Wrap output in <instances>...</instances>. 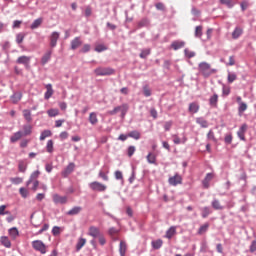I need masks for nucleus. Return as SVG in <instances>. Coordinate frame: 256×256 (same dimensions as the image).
<instances>
[{"label": "nucleus", "mask_w": 256, "mask_h": 256, "mask_svg": "<svg viewBox=\"0 0 256 256\" xmlns=\"http://www.w3.org/2000/svg\"><path fill=\"white\" fill-rule=\"evenodd\" d=\"M198 71L203 77H211L214 73H217L216 69L211 68V64L207 62H201L198 65Z\"/></svg>", "instance_id": "1"}, {"label": "nucleus", "mask_w": 256, "mask_h": 256, "mask_svg": "<svg viewBox=\"0 0 256 256\" xmlns=\"http://www.w3.org/2000/svg\"><path fill=\"white\" fill-rule=\"evenodd\" d=\"M94 75H96V77H107L109 75H115V69L111 67H98L94 69Z\"/></svg>", "instance_id": "2"}, {"label": "nucleus", "mask_w": 256, "mask_h": 256, "mask_svg": "<svg viewBox=\"0 0 256 256\" xmlns=\"http://www.w3.org/2000/svg\"><path fill=\"white\" fill-rule=\"evenodd\" d=\"M119 111L121 113L122 119H125L127 111H129V104H122L121 106L115 107L113 110L108 111V115H117Z\"/></svg>", "instance_id": "3"}, {"label": "nucleus", "mask_w": 256, "mask_h": 256, "mask_svg": "<svg viewBox=\"0 0 256 256\" xmlns=\"http://www.w3.org/2000/svg\"><path fill=\"white\" fill-rule=\"evenodd\" d=\"M89 187L92 191H97L98 193H105V191H107V185L99 181L91 182Z\"/></svg>", "instance_id": "4"}, {"label": "nucleus", "mask_w": 256, "mask_h": 256, "mask_svg": "<svg viewBox=\"0 0 256 256\" xmlns=\"http://www.w3.org/2000/svg\"><path fill=\"white\" fill-rule=\"evenodd\" d=\"M32 247L35 251H39L42 255L47 253V246L41 240H35L32 242Z\"/></svg>", "instance_id": "5"}, {"label": "nucleus", "mask_w": 256, "mask_h": 256, "mask_svg": "<svg viewBox=\"0 0 256 256\" xmlns=\"http://www.w3.org/2000/svg\"><path fill=\"white\" fill-rule=\"evenodd\" d=\"M168 183L169 185H172V187H177V185H181V183H183V178L181 175L175 174L168 179Z\"/></svg>", "instance_id": "6"}, {"label": "nucleus", "mask_w": 256, "mask_h": 256, "mask_svg": "<svg viewBox=\"0 0 256 256\" xmlns=\"http://www.w3.org/2000/svg\"><path fill=\"white\" fill-rule=\"evenodd\" d=\"M73 171H75V163L71 162L68 164V167H66L62 171L61 175H62V177L66 178V177H69Z\"/></svg>", "instance_id": "7"}, {"label": "nucleus", "mask_w": 256, "mask_h": 256, "mask_svg": "<svg viewBox=\"0 0 256 256\" xmlns=\"http://www.w3.org/2000/svg\"><path fill=\"white\" fill-rule=\"evenodd\" d=\"M88 235L96 239V237H99L101 235V230L96 226H90L88 229Z\"/></svg>", "instance_id": "8"}, {"label": "nucleus", "mask_w": 256, "mask_h": 256, "mask_svg": "<svg viewBox=\"0 0 256 256\" xmlns=\"http://www.w3.org/2000/svg\"><path fill=\"white\" fill-rule=\"evenodd\" d=\"M61 34L59 32H52L50 35V46L57 47V41H59Z\"/></svg>", "instance_id": "9"}, {"label": "nucleus", "mask_w": 256, "mask_h": 256, "mask_svg": "<svg viewBox=\"0 0 256 256\" xmlns=\"http://www.w3.org/2000/svg\"><path fill=\"white\" fill-rule=\"evenodd\" d=\"M18 65H25V67H29V63H31V57L29 56H20L16 60Z\"/></svg>", "instance_id": "10"}, {"label": "nucleus", "mask_w": 256, "mask_h": 256, "mask_svg": "<svg viewBox=\"0 0 256 256\" xmlns=\"http://www.w3.org/2000/svg\"><path fill=\"white\" fill-rule=\"evenodd\" d=\"M53 201L56 204L65 205L67 203V196H60L59 194L53 195Z\"/></svg>", "instance_id": "11"}, {"label": "nucleus", "mask_w": 256, "mask_h": 256, "mask_svg": "<svg viewBox=\"0 0 256 256\" xmlns=\"http://www.w3.org/2000/svg\"><path fill=\"white\" fill-rule=\"evenodd\" d=\"M199 109H201V106L197 102H192L189 104L188 111L189 113L195 114L199 113Z\"/></svg>", "instance_id": "12"}, {"label": "nucleus", "mask_w": 256, "mask_h": 256, "mask_svg": "<svg viewBox=\"0 0 256 256\" xmlns=\"http://www.w3.org/2000/svg\"><path fill=\"white\" fill-rule=\"evenodd\" d=\"M245 133H247V124H243L237 132V135L241 141H245Z\"/></svg>", "instance_id": "13"}, {"label": "nucleus", "mask_w": 256, "mask_h": 256, "mask_svg": "<svg viewBox=\"0 0 256 256\" xmlns=\"http://www.w3.org/2000/svg\"><path fill=\"white\" fill-rule=\"evenodd\" d=\"M53 54V51L48 50L41 58V64L42 65H47L49 61L51 60V55Z\"/></svg>", "instance_id": "14"}, {"label": "nucleus", "mask_w": 256, "mask_h": 256, "mask_svg": "<svg viewBox=\"0 0 256 256\" xmlns=\"http://www.w3.org/2000/svg\"><path fill=\"white\" fill-rule=\"evenodd\" d=\"M81 45H83V42L81 41V39L79 37H76L71 41V49L73 51H75V49H79V47H81Z\"/></svg>", "instance_id": "15"}, {"label": "nucleus", "mask_w": 256, "mask_h": 256, "mask_svg": "<svg viewBox=\"0 0 256 256\" xmlns=\"http://www.w3.org/2000/svg\"><path fill=\"white\" fill-rule=\"evenodd\" d=\"M53 93H54L53 85L47 84L46 85V92L44 94L45 99H51V97H53Z\"/></svg>", "instance_id": "16"}, {"label": "nucleus", "mask_w": 256, "mask_h": 256, "mask_svg": "<svg viewBox=\"0 0 256 256\" xmlns=\"http://www.w3.org/2000/svg\"><path fill=\"white\" fill-rule=\"evenodd\" d=\"M171 47H172V49H174V51L183 49V47H185V42L179 41V40L174 41V42H172Z\"/></svg>", "instance_id": "17"}, {"label": "nucleus", "mask_w": 256, "mask_h": 256, "mask_svg": "<svg viewBox=\"0 0 256 256\" xmlns=\"http://www.w3.org/2000/svg\"><path fill=\"white\" fill-rule=\"evenodd\" d=\"M0 243L1 245H3L4 247H6L7 249H11V240H9V237L7 236H2L0 238Z\"/></svg>", "instance_id": "18"}, {"label": "nucleus", "mask_w": 256, "mask_h": 256, "mask_svg": "<svg viewBox=\"0 0 256 256\" xmlns=\"http://www.w3.org/2000/svg\"><path fill=\"white\" fill-rule=\"evenodd\" d=\"M88 121L91 125H97V123H99V119L97 118V113L95 112H91L89 114V118Z\"/></svg>", "instance_id": "19"}, {"label": "nucleus", "mask_w": 256, "mask_h": 256, "mask_svg": "<svg viewBox=\"0 0 256 256\" xmlns=\"http://www.w3.org/2000/svg\"><path fill=\"white\" fill-rule=\"evenodd\" d=\"M177 233V228L175 226H171L167 231H166V239H172L173 236Z\"/></svg>", "instance_id": "20"}, {"label": "nucleus", "mask_w": 256, "mask_h": 256, "mask_svg": "<svg viewBox=\"0 0 256 256\" xmlns=\"http://www.w3.org/2000/svg\"><path fill=\"white\" fill-rule=\"evenodd\" d=\"M119 253L121 256H125V253H127V242L123 240L120 241Z\"/></svg>", "instance_id": "21"}, {"label": "nucleus", "mask_w": 256, "mask_h": 256, "mask_svg": "<svg viewBox=\"0 0 256 256\" xmlns=\"http://www.w3.org/2000/svg\"><path fill=\"white\" fill-rule=\"evenodd\" d=\"M87 244V239L85 238H79L76 244V251H81L83 247Z\"/></svg>", "instance_id": "22"}, {"label": "nucleus", "mask_w": 256, "mask_h": 256, "mask_svg": "<svg viewBox=\"0 0 256 256\" xmlns=\"http://www.w3.org/2000/svg\"><path fill=\"white\" fill-rule=\"evenodd\" d=\"M196 123L203 127V129H207V127H209V123L203 117L196 118Z\"/></svg>", "instance_id": "23"}, {"label": "nucleus", "mask_w": 256, "mask_h": 256, "mask_svg": "<svg viewBox=\"0 0 256 256\" xmlns=\"http://www.w3.org/2000/svg\"><path fill=\"white\" fill-rule=\"evenodd\" d=\"M240 35H243V28L236 27L232 32V39H239Z\"/></svg>", "instance_id": "24"}, {"label": "nucleus", "mask_w": 256, "mask_h": 256, "mask_svg": "<svg viewBox=\"0 0 256 256\" xmlns=\"http://www.w3.org/2000/svg\"><path fill=\"white\" fill-rule=\"evenodd\" d=\"M80 211H83V208L81 206H76V207H73L72 209H70L68 212H67V215H79Z\"/></svg>", "instance_id": "25"}, {"label": "nucleus", "mask_w": 256, "mask_h": 256, "mask_svg": "<svg viewBox=\"0 0 256 256\" xmlns=\"http://www.w3.org/2000/svg\"><path fill=\"white\" fill-rule=\"evenodd\" d=\"M21 137H23V132L18 131L16 133H14V135L11 136L10 141H11V143H17V141H19V139H21Z\"/></svg>", "instance_id": "26"}, {"label": "nucleus", "mask_w": 256, "mask_h": 256, "mask_svg": "<svg viewBox=\"0 0 256 256\" xmlns=\"http://www.w3.org/2000/svg\"><path fill=\"white\" fill-rule=\"evenodd\" d=\"M219 102V95L213 94V96L210 97L209 103L211 107H217V103Z\"/></svg>", "instance_id": "27"}, {"label": "nucleus", "mask_w": 256, "mask_h": 256, "mask_svg": "<svg viewBox=\"0 0 256 256\" xmlns=\"http://www.w3.org/2000/svg\"><path fill=\"white\" fill-rule=\"evenodd\" d=\"M53 132L51 130H44L40 134V141H45L47 137H51Z\"/></svg>", "instance_id": "28"}, {"label": "nucleus", "mask_w": 256, "mask_h": 256, "mask_svg": "<svg viewBox=\"0 0 256 256\" xmlns=\"http://www.w3.org/2000/svg\"><path fill=\"white\" fill-rule=\"evenodd\" d=\"M23 97V94H21L20 92H16L11 96V101L12 103H19V101H21V98Z\"/></svg>", "instance_id": "29"}, {"label": "nucleus", "mask_w": 256, "mask_h": 256, "mask_svg": "<svg viewBox=\"0 0 256 256\" xmlns=\"http://www.w3.org/2000/svg\"><path fill=\"white\" fill-rule=\"evenodd\" d=\"M8 233L12 239H17L19 235V230L17 229V227H13L9 229Z\"/></svg>", "instance_id": "30"}, {"label": "nucleus", "mask_w": 256, "mask_h": 256, "mask_svg": "<svg viewBox=\"0 0 256 256\" xmlns=\"http://www.w3.org/2000/svg\"><path fill=\"white\" fill-rule=\"evenodd\" d=\"M23 117L27 123H31V121H33V117H31V110H23Z\"/></svg>", "instance_id": "31"}, {"label": "nucleus", "mask_w": 256, "mask_h": 256, "mask_svg": "<svg viewBox=\"0 0 256 256\" xmlns=\"http://www.w3.org/2000/svg\"><path fill=\"white\" fill-rule=\"evenodd\" d=\"M128 137H131L132 139L139 141V139H141V133H139V131L137 130H134L128 133Z\"/></svg>", "instance_id": "32"}, {"label": "nucleus", "mask_w": 256, "mask_h": 256, "mask_svg": "<svg viewBox=\"0 0 256 256\" xmlns=\"http://www.w3.org/2000/svg\"><path fill=\"white\" fill-rule=\"evenodd\" d=\"M109 170H106L103 171V170H100L99 173H98V177H100V179H103V181H109Z\"/></svg>", "instance_id": "33"}, {"label": "nucleus", "mask_w": 256, "mask_h": 256, "mask_svg": "<svg viewBox=\"0 0 256 256\" xmlns=\"http://www.w3.org/2000/svg\"><path fill=\"white\" fill-rule=\"evenodd\" d=\"M43 23V18H38L34 20V22L31 24L30 28L31 29H37L41 27V24Z\"/></svg>", "instance_id": "34"}, {"label": "nucleus", "mask_w": 256, "mask_h": 256, "mask_svg": "<svg viewBox=\"0 0 256 256\" xmlns=\"http://www.w3.org/2000/svg\"><path fill=\"white\" fill-rule=\"evenodd\" d=\"M148 163L150 164H156L157 163V156L153 153H149L146 157Z\"/></svg>", "instance_id": "35"}, {"label": "nucleus", "mask_w": 256, "mask_h": 256, "mask_svg": "<svg viewBox=\"0 0 256 256\" xmlns=\"http://www.w3.org/2000/svg\"><path fill=\"white\" fill-rule=\"evenodd\" d=\"M152 247L153 249H161V247H163V240L158 239V240L152 241Z\"/></svg>", "instance_id": "36"}, {"label": "nucleus", "mask_w": 256, "mask_h": 256, "mask_svg": "<svg viewBox=\"0 0 256 256\" xmlns=\"http://www.w3.org/2000/svg\"><path fill=\"white\" fill-rule=\"evenodd\" d=\"M209 230V223H205L204 225L200 226L198 229V235H203L204 233H207Z\"/></svg>", "instance_id": "37"}, {"label": "nucleus", "mask_w": 256, "mask_h": 256, "mask_svg": "<svg viewBox=\"0 0 256 256\" xmlns=\"http://www.w3.org/2000/svg\"><path fill=\"white\" fill-rule=\"evenodd\" d=\"M212 207L213 209H215L216 211H221L223 210V206L221 205V202H219V200H214L212 202Z\"/></svg>", "instance_id": "38"}, {"label": "nucleus", "mask_w": 256, "mask_h": 256, "mask_svg": "<svg viewBox=\"0 0 256 256\" xmlns=\"http://www.w3.org/2000/svg\"><path fill=\"white\" fill-rule=\"evenodd\" d=\"M54 142L53 140H48L46 144V151L47 153H53L54 148H53Z\"/></svg>", "instance_id": "39"}, {"label": "nucleus", "mask_w": 256, "mask_h": 256, "mask_svg": "<svg viewBox=\"0 0 256 256\" xmlns=\"http://www.w3.org/2000/svg\"><path fill=\"white\" fill-rule=\"evenodd\" d=\"M37 177H39V171H35V172L31 175L30 179L26 182L27 187H29V184H30V183H33V181H36L35 179H37Z\"/></svg>", "instance_id": "40"}, {"label": "nucleus", "mask_w": 256, "mask_h": 256, "mask_svg": "<svg viewBox=\"0 0 256 256\" xmlns=\"http://www.w3.org/2000/svg\"><path fill=\"white\" fill-rule=\"evenodd\" d=\"M202 36H203V26H197L195 28V37H198L199 39H201Z\"/></svg>", "instance_id": "41"}, {"label": "nucleus", "mask_w": 256, "mask_h": 256, "mask_svg": "<svg viewBox=\"0 0 256 256\" xmlns=\"http://www.w3.org/2000/svg\"><path fill=\"white\" fill-rule=\"evenodd\" d=\"M149 55H151V49H144L140 53V58L147 59V57H149Z\"/></svg>", "instance_id": "42"}, {"label": "nucleus", "mask_w": 256, "mask_h": 256, "mask_svg": "<svg viewBox=\"0 0 256 256\" xmlns=\"http://www.w3.org/2000/svg\"><path fill=\"white\" fill-rule=\"evenodd\" d=\"M18 169L20 173H25V171H27V164L24 161H20L18 164Z\"/></svg>", "instance_id": "43"}, {"label": "nucleus", "mask_w": 256, "mask_h": 256, "mask_svg": "<svg viewBox=\"0 0 256 256\" xmlns=\"http://www.w3.org/2000/svg\"><path fill=\"white\" fill-rule=\"evenodd\" d=\"M19 193L21 197H23V199H27V197H29V190H27L26 188L21 187L19 189Z\"/></svg>", "instance_id": "44"}, {"label": "nucleus", "mask_w": 256, "mask_h": 256, "mask_svg": "<svg viewBox=\"0 0 256 256\" xmlns=\"http://www.w3.org/2000/svg\"><path fill=\"white\" fill-rule=\"evenodd\" d=\"M209 215H211V209H209V207L202 208L203 219H207V217H209Z\"/></svg>", "instance_id": "45"}, {"label": "nucleus", "mask_w": 256, "mask_h": 256, "mask_svg": "<svg viewBox=\"0 0 256 256\" xmlns=\"http://www.w3.org/2000/svg\"><path fill=\"white\" fill-rule=\"evenodd\" d=\"M49 117H57L59 115V109L54 108L47 111Z\"/></svg>", "instance_id": "46"}, {"label": "nucleus", "mask_w": 256, "mask_h": 256, "mask_svg": "<svg viewBox=\"0 0 256 256\" xmlns=\"http://www.w3.org/2000/svg\"><path fill=\"white\" fill-rule=\"evenodd\" d=\"M247 109V104L245 102L240 103L238 107V113L239 115H243L245 113V110Z\"/></svg>", "instance_id": "47"}, {"label": "nucleus", "mask_w": 256, "mask_h": 256, "mask_svg": "<svg viewBox=\"0 0 256 256\" xmlns=\"http://www.w3.org/2000/svg\"><path fill=\"white\" fill-rule=\"evenodd\" d=\"M11 183H13V185H21V183H23V178L21 177H14V178H10Z\"/></svg>", "instance_id": "48"}, {"label": "nucleus", "mask_w": 256, "mask_h": 256, "mask_svg": "<svg viewBox=\"0 0 256 256\" xmlns=\"http://www.w3.org/2000/svg\"><path fill=\"white\" fill-rule=\"evenodd\" d=\"M234 81H237V74L229 72L228 83H233Z\"/></svg>", "instance_id": "49"}, {"label": "nucleus", "mask_w": 256, "mask_h": 256, "mask_svg": "<svg viewBox=\"0 0 256 256\" xmlns=\"http://www.w3.org/2000/svg\"><path fill=\"white\" fill-rule=\"evenodd\" d=\"M184 54H185V57H187L188 59H192V57H195V52L187 48L184 50Z\"/></svg>", "instance_id": "50"}, {"label": "nucleus", "mask_w": 256, "mask_h": 256, "mask_svg": "<svg viewBox=\"0 0 256 256\" xmlns=\"http://www.w3.org/2000/svg\"><path fill=\"white\" fill-rule=\"evenodd\" d=\"M207 139L209 141H214L217 142V138H215V133L213 132V130H210L207 134Z\"/></svg>", "instance_id": "51"}, {"label": "nucleus", "mask_w": 256, "mask_h": 256, "mask_svg": "<svg viewBox=\"0 0 256 256\" xmlns=\"http://www.w3.org/2000/svg\"><path fill=\"white\" fill-rule=\"evenodd\" d=\"M52 234L54 235V237H57V235H61V227L54 226L52 229Z\"/></svg>", "instance_id": "52"}, {"label": "nucleus", "mask_w": 256, "mask_h": 256, "mask_svg": "<svg viewBox=\"0 0 256 256\" xmlns=\"http://www.w3.org/2000/svg\"><path fill=\"white\" fill-rule=\"evenodd\" d=\"M7 206L6 205H1L0 206V215H11V212L6 211Z\"/></svg>", "instance_id": "53"}, {"label": "nucleus", "mask_w": 256, "mask_h": 256, "mask_svg": "<svg viewBox=\"0 0 256 256\" xmlns=\"http://www.w3.org/2000/svg\"><path fill=\"white\" fill-rule=\"evenodd\" d=\"M23 129H24L23 135H31V131H32L33 127H31V125H25L23 127Z\"/></svg>", "instance_id": "54"}, {"label": "nucleus", "mask_w": 256, "mask_h": 256, "mask_svg": "<svg viewBox=\"0 0 256 256\" xmlns=\"http://www.w3.org/2000/svg\"><path fill=\"white\" fill-rule=\"evenodd\" d=\"M143 93L145 97H151V89H149L148 85L143 87Z\"/></svg>", "instance_id": "55"}, {"label": "nucleus", "mask_w": 256, "mask_h": 256, "mask_svg": "<svg viewBox=\"0 0 256 256\" xmlns=\"http://www.w3.org/2000/svg\"><path fill=\"white\" fill-rule=\"evenodd\" d=\"M171 127H173V121L170 120L164 123L165 131H171Z\"/></svg>", "instance_id": "56"}, {"label": "nucleus", "mask_w": 256, "mask_h": 256, "mask_svg": "<svg viewBox=\"0 0 256 256\" xmlns=\"http://www.w3.org/2000/svg\"><path fill=\"white\" fill-rule=\"evenodd\" d=\"M24 39H25V34H23V33L17 34V36H16V42L18 43V45L21 44V42H22Z\"/></svg>", "instance_id": "57"}, {"label": "nucleus", "mask_w": 256, "mask_h": 256, "mask_svg": "<svg viewBox=\"0 0 256 256\" xmlns=\"http://www.w3.org/2000/svg\"><path fill=\"white\" fill-rule=\"evenodd\" d=\"M108 233H109V236L110 237H115V235H117L118 233H119V230H117L116 228H110L109 230H108Z\"/></svg>", "instance_id": "58"}, {"label": "nucleus", "mask_w": 256, "mask_h": 256, "mask_svg": "<svg viewBox=\"0 0 256 256\" xmlns=\"http://www.w3.org/2000/svg\"><path fill=\"white\" fill-rule=\"evenodd\" d=\"M135 151H136L135 146H129L127 151L128 157H133V155L135 154Z\"/></svg>", "instance_id": "59"}, {"label": "nucleus", "mask_w": 256, "mask_h": 256, "mask_svg": "<svg viewBox=\"0 0 256 256\" xmlns=\"http://www.w3.org/2000/svg\"><path fill=\"white\" fill-rule=\"evenodd\" d=\"M89 51H91V45L89 44H85L80 50L81 53H89Z\"/></svg>", "instance_id": "60"}, {"label": "nucleus", "mask_w": 256, "mask_h": 256, "mask_svg": "<svg viewBox=\"0 0 256 256\" xmlns=\"http://www.w3.org/2000/svg\"><path fill=\"white\" fill-rule=\"evenodd\" d=\"M95 51H97V53H101L103 51H107V47H105V45H98L95 47Z\"/></svg>", "instance_id": "61"}, {"label": "nucleus", "mask_w": 256, "mask_h": 256, "mask_svg": "<svg viewBox=\"0 0 256 256\" xmlns=\"http://www.w3.org/2000/svg\"><path fill=\"white\" fill-rule=\"evenodd\" d=\"M98 241H99V243H100V245H105V243H107V240L105 239V236H103V234H100L99 236H98Z\"/></svg>", "instance_id": "62"}, {"label": "nucleus", "mask_w": 256, "mask_h": 256, "mask_svg": "<svg viewBox=\"0 0 256 256\" xmlns=\"http://www.w3.org/2000/svg\"><path fill=\"white\" fill-rule=\"evenodd\" d=\"M156 9H158V11H165V4L158 2L155 5Z\"/></svg>", "instance_id": "63"}, {"label": "nucleus", "mask_w": 256, "mask_h": 256, "mask_svg": "<svg viewBox=\"0 0 256 256\" xmlns=\"http://www.w3.org/2000/svg\"><path fill=\"white\" fill-rule=\"evenodd\" d=\"M256 251V241H252L250 245V253H255Z\"/></svg>", "instance_id": "64"}]
</instances>
